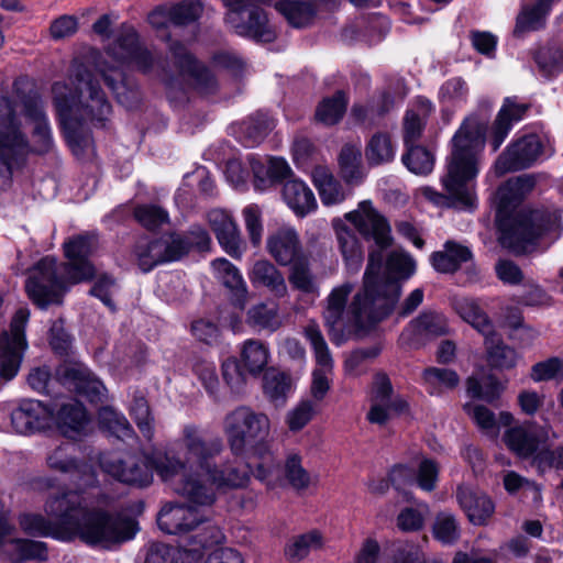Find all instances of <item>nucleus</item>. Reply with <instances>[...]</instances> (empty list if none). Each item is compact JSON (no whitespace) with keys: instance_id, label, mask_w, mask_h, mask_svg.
I'll return each mask as SVG.
<instances>
[{"instance_id":"21","label":"nucleus","mask_w":563,"mask_h":563,"mask_svg":"<svg viewBox=\"0 0 563 563\" xmlns=\"http://www.w3.org/2000/svg\"><path fill=\"white\" fill-rule=\"evenodd\" d=\"M208 223L216 234L221 247L233 258H241L243 253V240L240 229L227 211L213 209L207 214Z\"/></svg>"},{"instance_id":"8","label":"nucleus","mask_w":563,"mask_h":563,"mask_svg":"<svg viewBox=\"0 0 563 563\" xmlns=\"http://www.w3.org/2000/svg\"><path fill=\"white\" fill-rule=\"evenodd\" d=\"M148 465L152 473L155 471L164 482H172L174 492L191 504L211 506L214 503L213 488L189 470L186 460L158 452L148 456Z\"/></svg>"},{"instance_id":"6","label":"nucleus","mask_w":563,"mask_h":563,"mask_svg":"<svg viewBox=\"0 0 563 563\" xmlns=\"http://www.w3.org/2000/svg\"><path fill=\"white\" fill-rule=\"evenodd\" d=\"M158 528L178 538V543L203 554V550L224 539L219 527L210 523L199 511L186 504H167L157 515Z\"/></svg>"},{"instance_id":"23","label":"nucleus","mask_w":563,"mask_h":563,"mask_svg":"<svg viewBox=\"0 0 563 563\" xmlns=\"http://www.w3.org/2000/svg\"><path fill=\"white\" fill-rule=\"evenodd\" d=\"M266 250L274 261L284 267L308 255L298 233L290 228H282L271 234L266 241Z\"/></svg>"},{"instance_id":"4","label":"nucleus","mask_w":563,"mask_h":563,"mask_svg":"<svg viewBox=\"0 0 563 563\" xmlns=\"http://www.w3.org/2000/svg\"><path fill=\"white\" fill-rule=\"evenodd\" d=\"M74 77L78 102L70 107L66 96H56L54 103L68 145L76 156H81L93 147L91 132L86 124L107 129L112 107L99 81L84 64L75 67Z\"/></svg>"},{"instance_id":"61","label":"nucleus","mask_w":563,"mask_h":563,"mask_svg":"<svg viewBox=\"0 0 563 563\" xmlns=\"http://www.w3.org/2000/svg\"><path fill=\"white\" fill-rule=\"evenodd\" d=\"M531 465L534 466L540 475H543L550 468H563V445L551 449L548 443L542 445L531 459Z\"/></svg>"},{"instance_id":"53","label":"nucleus","mask_w":563,"mask_h":563,"mask_svg":"<svg viewBox=\"0 0 563 563\" xmlns=\"http://www.w3.org/2000/svg\"><path fill=\"white\" fill-rule=\"evenodd\" d=\"M246 322L261 330L276 331L282 325L277 305L268 306L265 302L254 305L246 313Z\"/></svg>"},{"instance_id":"63","label":"nucleus","mask_w":563,"mask_h":563,"mask_svg":"<svg viewBox=\"0 0 563 563\" xmlns=\"http://www.w3.org/2000/svg\"><path fill=\"white\" fill-rule=\"evenodd\" d=\"M141 46L137 33L133 29H129L118 36L108 53L118 60L126 62Z\"/></svg>"},{"instance_id":"50","label":"nucleus","mask_w":563,"mask_h":563,"mask_svg":"<svg viewBox=\"0 0 563 563\" xmlns=\"http://www.w3.org/2000/svg\"><path fill=\"white\" fill-rule=\"evenodd\" d=\"M130 415L134 419L143 437L151 441L154 437V417L143 391L135 390L133 393Z\"/></svg>"},{"instance_id":"18","label":"nucleus","mask_w":563,"mask_h":563,"mask_svg":"<svg viewBox=\"0 0 563 563\" xmlns=\"http://www.w3.org/2000/svg\"><path fill=\"white\" fill-rule=\"evenodd\" d=\"M170 241L169 232H165L159 238L150 241H137L133 246L132 253L139 268L143 273H148L158 265L177 262L178 257Z\"/></svg>"},{"instance_id":"46","label":"nucleus","mask_w":563,"mask_h":563,"mask_svg":"<svg viewBox=\"0 0 563 563\" xmlns=\"http://www.w3.org/2000/svg\"><path fill=\"white\" fill-rule=\"evenodd\" d=\"M323 547V537L318 530L296 536L285 547V556L291 562H299L308 556L311 551Z\"/></svg>"},{"instance_id":"15","label":"nucleus","mask_w":563,"mask_h":563,"mask_svg":"<svg viewBox=\"0 0 563 563\" xmlns=\"http://www.w3.org/2000/svg\"><path fill=\"white\" fill-rule=\"evenodd\" d=\"M551 426L527 422L510 427L504 433L506 446L520 459H532L534 453L551 439H556Z\"/></svg>"},{"instance_id":"35","label":"nucleus","mask_w":563,"mask_h":563,"mask_svg":"<svg viewBox=\"0 0 563 563\" xmlns=\"http://www.w3.org/2000/svg\"><path fill=\"white\" fill-rule=\"evenodd\" d=\"M178 261L187 256L191 250L207 252L210 250L211 238L199 224L191 225L185 232L169 231Z\"/></svg>"},{"instance_id":"41","label":"nucleus","mask_w":563,"mask_h":563,"mask_svg":"<svg viewBox=\"0 0 563 563\" xmlns=\"http://www.w3.org/2000/svg\"><path fill=\"white\" fill-rule=\"evenodd\" d=\"M98 71L102 76L106 85L115 95L119 103L128 109L139 104L140 97L137 91L131 90L125 85V77L121 69L98 65Z\"/></svg>"},{"instance_id":"13","label":"nucleus","mask_w":563,"mask_h":563,"mask_svg":"<svg viewBox=\"0 0 563 563\" xmlns=\"http://www.w3.org/2000/svg\"><path fill=\"white\" fill-rule=\"evenodd\" d=\"M30 318L27 308H20L14 313L9 331L0 333V378L13 379L21 367L24 351L27 347L25 327Z\"/></svg>"},{"instance_id":"43","label":"nucleus","mask_w":563,"mask_h":563,"mask_svg":"<svg viewBox=\"0 0 563 563\" xmlns=\"http://www.w3.org/2000/svg\"><path fill=\"white\" fill-rule=\"evenodd\" d=\"M291 389V378L288 374L275 368H268L263 377L265 396L275 407L285 405Z\"/></svg>"},{"instance_id":"52","label":"nucleus","mask_w":563,"mask_h":563,"mask_svg":"<svg viewBox=\"0 0 563 563\" xmlns=\"http://www.w3.org/2000/svg\"><path fill=\"white\" fill-rule=\"evenodd\" d=\"M405 146L407 151L401 157L402 164L416 175L430 174L434 166L433 154L418 144Z\"/></svg>"},{"instance_id":"33","label":"nucleus","mask_w":563,"mask_h":563,"mask_svg":"<svg viewBox=\"0 0 563 563\" xmlns=\"http://www.w3.org/2000/svg\"><path fill=\"white\" fill-rule=\"evenodd\" d=\"M472 251L455 241H446L443 251L434 252L431 255L433 268L443 274L456 272L463 263L472 261Z\"/></svg>"},{"instance_id":"30","label":"nucleus","mask_w":563,"mask_h":563,"mask_svg":"<svg viewBox=\"0 0 563 563\" xmlns=\"http://www.w3.org/2000/svg\"><path fill=\"white\" fill-rule=\"evenodd\" d=\"M332 225L347 271L356 273L364 258L363 249L356 234L341 219H334Z\"/></svg>"},{"instance_id":"2","label":"nucleus","mask_w":563,"mask_h":563,"mask_svg":"<svg viewBox=\"0 0 563 563\" xmlns=\"http://www.w3.org/2000/svg\"><path fill=\"white\" fill-rule=\"evenodd\" d=\"M114 501L104 493L64 490L47 498L45 512L57 518L67 534L91 547L111 549L131 540L137 531L133 518L111 511Z\"/></svg>"},{"instance_id":"38","label":"nucleus","mask_w":563,"mask_h":563,"mask_svg":"<svg viewBox=\"0 0 563 563\" xmlns=\"http://www.w3.org/2000/svg\"><path fill=\"white\" fill-rule=\"evenodd\" d=\"M283 197L298 216H306L317 207L312 190L300 179L290 178L284 183Z\"/></svg>"},{"instance_id":"49","label":"nucleus","mask_w":563,"mask_h":563,"mask_svg":"<svg viewBox=\"0 0 563 563\" xmlns=\"http://www.w3.org/2000/svg\"><path fill=\"white\" fill-rule=\"evenodd\" d=\"M339 165L342 178L349 184H357L364 173L362 168L361 150L354 145H344L339 154Z\"/></svg>"},{"instance_id":"20","label":"nucleus","mask_w":563,"mask_h":563,"mask_svg":"<svg viewBox=\"0 0 563 563\" xmlns=\"http://www.w3.org/2000/svg\"><path fill=\"white\" fill-rule=\"evenodd\" d=\"M169 52L180 75L192 79L196 87L202 92L210 93L214 91L217 87L216 77L205 65L197 60L181 42H172Z\"/></svg>"},{"instance_id":"3","label":"nucleus","mask_w":563,"mask_h":563,"mask_svg":"<svg viewBox=\"0 0 563 563\" xmlns=\"http://www.w3.org/2000/svg\"><path fill=\"white\" fill-rule=\"evenodd\" d=\"M536 185V175L523 174L508 179L496 194V221L501 232L499 240L504 247L515 254L527 253L539 240L552 243L563 231L559 210L522 208L515 212Z\"/></svg>"},{"instance_id":"37","label":"nucleus","mask_w":563,"mask_h":563,"mask_svg":"<svg viewBox=\"0 0 563 563\" xmlns=\"http://www.w3.org/2000/svg\"><path fill=\"white\" fill-rule=\"evenodd\" d=\"M212 267L217 277L230 289L233 295V303L239 308H244L246 302L247 288L245 282L238 269L227 258H217L212 262Z\"/></svg>"},{"instance_id":"7","label":"nucleus","mask_w":563,"mask_h":563,"mask_svg":"<svg viewBox=\"0 0 563 563\" xmlns=\"http://www.w3.org/2000/svg\"><path fill=\"white\" fill-rule=\"evenodd\" d=\"M32 147L21 129L16 102L9 96H0V189L11 187L13 176L20 172Z\"/></svg>"},{"instance_id":"12","label":"nucleus","mask_w":563,"mask_h":563,"mask_svg":"<svg viewBox=\"0 0 563 563\" xmlns=\"http://www.w3.org/2000/svg\"><path fill=\"white\" fill-rule=\"evenodd\" d=\"M185 452V460L189 470L205 474L207 477L217 466L216 459L223 451V442L220 438L206 439L202 430L194 424H186L181 438L177 441Z\"/></svg>"},{"instance_id":"39","label":"nucleus","mask_w":563,"mask_h":563,"mask_svg":"<svg viewBox=\"0 0 563 563\" xmlns=\"http://www.w3.org/2000/svg\"><path fill=\"white\" fill-rule=\"evenodd\" d=\"M553 3L552 0H536L532 4L523 5L517 16L514 34L520 36L543 27Z\"/></svg>"},{"instance_id":"26","label":"nucleus","mask_w":563,"mask_h":563,"mask_svg":"<svg viewBox=\"0 0 563 563\" xmlns=\"http://www.w3.org/2000/svg\"><path fill=\"white\" fill-rule=\"evenodd\" d=\"M249 278L255 288H263L275 299L289 296L284 273L269 260L262 258L254 262Z\"/></svg>"},{"instance_id":"22","label":"nucleus","mask_w":563,"mask_h":563,"mask_svg":"<svg viewBox=\"0 0 563 563\" xmlns=\"http://www.w3.org/2000/svg\"><path fill=\"white\" fill-rule=\"evenodd\" d=\"M53 411L40 400L23 399L11 412V423L16 432L33 433L49 426Z\"/></svg>"},{"instance_id":"9","label":"nucleus","mask_w":563,"mask_h":563,"mask_svg":"<svg viewBox=\"0 0 563 563\" xmlns=\"http://www.w3.org/2000/svg\"><path fill=\"white\" fill-rule=\"evenodd\" d=\"M271 430V420L264 412L250 406H238L229 411L222 422V431L233 455L244 454L247 448L262 442Z\"/></svg>"},{"instance_id":"31","label":"nucleus","mask_w":563,"mask_h":563,"mask_svg":"<svg viewBox=\"0 0 563 563\" xmlns=\"http://www.w3.org/2000/svg\"><path fill=\"white\" fill-rule=\"evenodd\" d=\"M394 394L391 382L387 374L379 372L375 374L372 387V406L367 412V420L371 423L384 426L390 419V415L385 408L387 401Z\"/></svg>"},{"instance_id":"10","label":"nucleus","mask_w":563,"mask_h":563,"mask_svg":"<svg viewBox=\"0 0 563 563\" xmlns=\"http://www.w3.org/2000/svg\"><path fill=\"white\" fill-rule=\"evenodd\" d=\"M228 9L225 24L238 35L251 37L257 42L271 43L276 38L268 23L266 12L261 8L272 0H221Z\"/></svg>"},{"instance_id":"19","label":"nucleus","mask_w":563,"mask_h":563,"mask_svg":"<svg viewBox=\"0 0 563 563\" xmlns=\"http://www.w3.org/2000/svg\"><path fill=\"white\" fill-rule=\"evenodd\" d=\"M305 335L310 342L316 356V362L320 366V368L313 371L311 394L317 400H321L330 388L327 373L332 371L333 360L328 344L316 323H311L306 327Z\"/></svg>"},{"instance_id":"29","label":"nucleus","mask_w":563,"mask_h":563,"mask_svg":"<svg viewBox=\"0 0 563 563\" xmlns=\"http://www.w3.org/2000/svg\"><path fill=\"white\" fill-rule=\"evenodd\" d=\"M456 499L473 525L483 526L494 514V504L488 496L466 486H459Z\"/></svg>"},{"instance_id":"5","label":"nucleus","mask_w":563,"mask_h":563,"mask_svg":"<svg viewBox=\"0 0 563 563\" xmlns=\"http://www.w3.org/2000/svg\"><path fill=\"white\" fill-rule=\"evenodd\" d=\"M485 141L486 125L475 118H466L451 141L446 173L441 179L445 195L435 194L429 188L426 195H435L455 208H473L476 201L473 181L479 170Z\"/></svg>"},{"instance_id":"58","label":"nucleus","mask_w":563,"mask_h":563,"mask_svg":"<svg viewBox=\"0 0 563 563\" xmlns=\"http://www.w3.org/2000/svg\"><path fill=\"white\" fill-rule=\"evenodd\" d=\"M466 390L470 397L492 404L498 399L501 386L498 379L493 375L483 376L482 378L472 376L466 380Z\"/></svg>"},{"instance_id":"55","label":"nucleus","mask_w":563,"mask_h":563,"mask_svg":"<svg viewBox=\"0 0 563 563\" xmlns=\"http://www.w3.org/2000/svg\"><path fill=\"white\" fill-rule=\"evenodd\" d=\"M457 311L460 316L476 329L484 336L493 334L494 324L487 313L474 300H463L459 303Z\"/></svg>"},{"instance_id":"27","label":"nucleus","mask_w":563,"mask_h":563,"mask_svg":"<svg viewBox=\"0 0 563 563\" xmlns=\"http://www.w3.org/2000/svg\"><path fill=\"white\" fill-rule=\"evenodd\" d=\"M52 420L64 437L73 440L82 437L89 423L86 408L74 399L62 404L56 412H53Z\"/></svg>"},{"instance_id":"16","label":"nucleus","mask_w":563,"mask_h":563,"mask_svg":"<svg viewBox=\"0 0 563 563\" xmlns=\"http://www.w3.org/2000/svg\"><path fill=\"white\" fill-rule=\"evenodd\" d=\"M543 145L536 134L523 135L509 144L495 162V172L501 176L529 168L540 157Z\"/></svg>"},{"instance_id":"57","label":"nucleus","mask_w":563,"mask_h":563,"mask_svg":"<svg viewBox=\"0 0 563 563\" xmlns=\"http://www.w3.org/2000/svg\"><path fill=\"white\" fill-rule=\"evenodd\" d=\"M99 423L111 435L122 441L134 437V430L128 419L111 408H103L100 411Z\"/></svg>"},{"instance_id":"60","label":"nucleus","mask_w":563,"mask_h":563,"mask_svg":"<svg viewBox=\"0 0 563 563\" xmlns=\"http://www.w3.org/2000/svg\"><path fill=\"white\" fill-rule=\"evenodd\" d=\"M135 220L146 230L155 231L168 223V212L156 205H140L134 208Z\"/></svg>"},{"instance_id":"42","label":"nucleus","mask_w":563,"mask_h":563,"mask_svg":"<svg viewBox=\"0 0 563 563\" xmlns=\"http://www.w3.org/2000/svg\"><path fill=\"white\" fill-rule=\"evenodd\" d=\"M312 178L323 205H336L345 199V194L340 183L328 168L323 166L314 167Z\"/></svg>"},{"instance_id":"64","label":"nucleus","mask_w":563,"mask_h":563,"mask_svg":"<svg viewBox=\"0 0 563 563\" xmlns=\"http://www.w3.org/2000/svg\"><path fill=\"white\" fill-rule=\"evenodd\" d=\"M412 325L420 334L440 336L448 333L446 321L443 316L424 311L420 313L413 321Z\"/></svg>"},{"instance_id":"62","label":"nucleus","mask_w":563,"mask_h":563,"mask_svg":"<svg viewBox=\"0 0 563 563\" xmlns=\"http://www.w3.org/2000/svg\"><path fill=\"white\" fill-rule=\"evenodd\" d=\"M433 537L443 544H453L460 539V527L452 514L440 512L433 523Z\"/></svg>"},{"instance_id":"40","label":"nucleus","mask_w":563,"mask_h":563,"mask_svg":"<svg viewBox=\"0 0 563 563\" xmlns=\"http://www.w3.org/2000/svg\"><path fill=\"white\" fill-rule=\"evenodd\" d=\"M288 266L287 280L294 290L307 296L319 294V284L308 255Z\"/></svg>"},{"instance_id":"11","label":"nucleus","mask_w":563,"mask_h":563,"mask_svg":"<svg viewBox=\"0 0 563 563\" xmlns=\"http://www.w3.org/2000/svg\"><path fill=\"white\" fill-rule=\"evenodd\" d=\"M58 265L55 258H42L31 271L25 283V289L30 299L40 308L45 309L49 305H59L62 297L70 284L65 277V272L58 275Z\"/></svg>"},{"instance_id":"36","label":"nucleus","mask_w":563,"mask_h":563,"mask_svg":"<svg viewBox=\"0 0 563 563\" xmlns=\"http://www.w3.org/2000/svg\"><path fill=\"white\" fill-rule=\"evenodd\" d=\"M202 554L178 543L177 547L162 542L151 544L144 563H199Z\"/></svg>"},{"instance_id":"34","label":"nucleus","mask_w":563,"mask_h":563,"mask_svg":"<svg viewBox=\"0 0 563 563\" xmlns=\"http://www.w3.org/2000/svg\"><path fill=\"white\" fill-rule=\"evenodd\" d=\"M432 104L427 99H419L416 106L408 109L402 119V140L405 145L417 144L422 137Z\"/></svg>"},{"instance_id":"25","label":"nucleus","mask_w":563,"mask_h":563,"mask_svg":"<svg viewBox=\"0 0 563 563\" xmlns=\"http://www.w3.org/2000/svg\"><path fill=\"white\" fill-rule=\"evenodd\" d=\"M58 374L74 387L78 395L90 402L102 401L106 394L104 385L82 364H65L59 368Z\"/></svg>"},{"instance_id":"14","label":"nucleus","mask_w":563,"mask_h":563,"mask_svg":"<svg viewBox=\"0 0 563 563\" xmlns=\"http://www.w3.org/2000/svg\"><path fill=\"white\" fill-rule=\"evenodd\" d=\"M96 246L97 239L89 233L77 234L64 242L66 262L60 264V268L70 284L87 282L96 276L95 265L90 261Z\"/></svg>"},{"instance_id":"24","label":"nucleus","mask_w":563,"mask_h":563,"mask_svg":"<svg viewBox=\"0 0 563 563\" xmlns=\"http://www.w3.org/2000/svg\"><path fill=\"white\" fill-rule=\"evenodd\" d=\"M354 289V285L345 282L340 286L334 287L325 300V306L322 312L324 324L328 328L330 339L336 345L343 342V330L338 325L343 320L347 299Z\"/></svg>"},{"instance_id":"54","label":"nucleus","mask_w":563,"mask_h":563,"mask_svg":"<svg viewBox=\"0 0 563 563\" xmlns=\"http://www.w3.org/2000/svg\"><path fill=\"white\" fill-rule=\"evenodd\" d=\"M347 100L343 91H336L332 97L323 99L316 110V119L325 124H336L344 115Z\"/></svg>"},{"instance_id":"59","label":"nucleus","mask_w":563,"mask_h":563,"mask_svg":"<svg viewBox=\"0 0 563 563\" xmlns=\"http://www.w3.org/2000/svg\"><path fill=\"white\" fill-rule=\"evenodd\" d=\"M242 361L247 371L256 375L261 373L268 363V349L258 340H247L242 349Z\"/></svg>"},{"instance_id":"44","label":"nucleus","mask_w":563,"mask_h":563,"mask_svg":"<svg viewBox=\"0 0 563 563\" xmlns=\"http://www.w3.org/2000/svg\"><path fill=\"white\" fill-rule=\"evenodd\" d=\"M485 346L487 362L490 366L508 369L516 365L517 352L507 345L495 331L493 334L485 336Z\"/></svg>"},{"instance_id":"32","label":"nucleus","mask_w":563,"mask_h":563,"mask_svg":"<svg viewBox=\"0 0 563 563\" xmlns=\"http://www.w3.org/2000/svg\"><path fill=\"white\" fill-rule=\"evenodd\" d=\"M528 109L529 106L526 103H516L509 98L505 100V103L499 110L493 124L490 145L494 152H496L504 143L512 124L520 121Z\"/></svg>"},{"instance_id":"47","label":"nucleus","mask_w":563,"mask_h":563,"mask_svg":"<svg viewBox=\"0 0 563 563\" xmlns=\"http://www.w3.org/2000/svg\"><path fill=\"white\" fill-rule=\"evenodd\" d=\"M275 9L295 27L309 25L316 15L314 7L306 1L282 0L276 2Z\"/></svg>"},{"instance_id":"17","label":"nucleus","mask_w":563,"mask_h":563,"mask_svg":"<svg viewBox=\"0 0 563 563\" xmlns=\"http://www.w3.org/2000/svg\"><path fill=\"white\" fill-rule=\"evenodd\" d=\"M100 464L107 474L128 485L146 487L153 481L148 456H110L101 460Z\"/></svg>"},{"instance_id":"45","label":"nucleus","mask_w":563,"mask_h":563,"mask_svg":"<svg viewBox=\"0 0 563 563\" xmlns=\"http://www.w3.org/2000/svg\"><path fill=\"white\" fill-rule=\"evenodd\" d=\"M51 518V516H48ZM46 519L40 514H24L20 517V526L22 530L33 537L53 536L63 538L67 531L62 527L57 518Z\"/></svg>"},{"instance_id":"51","label":"nucleus","mask_w":563,"mask_h":563,"mask_svg":"<svg viewBox=\"0 0 563 563\" xmlns=\"http://www.w3.org/2000/svg\"><path fill=\"white\" fill-rule=\"evenodd\" d=\"M203 12V4L198 0H183L167 8V20L176 26L196 23Z\"/></svg>"},{"instance_id":"28","label":"nucleus","mask_w":563,"mask_h":563,"mask_svg":"<svg viewBox=\"0 0 563 563\" xmlns=\"http://www.w3.org/2000/svg\"><path fill=\"white\" fill-rule=\"evenodd\" d=\"M47 466L57 473L69 476L74 482H79L82 476L88 479L82 483L84 486L92 485L95 479L91 467L85 463H80L71 454L68 453V446L59 445L48 453L46 457ZM81 485L80 483H78Z\"/></svg>"},{"instance_id":"56","label":"nucleus","mask_w":563,"mask_h":563,"mask_svg":"<svg viewBox=\"0 0 563 563\" xmlns=\"http://www.w3.org/2000/svg\"><path fill=\"white\" fill-rule=\"evenodd\" d=\"M249 466L220 468L217 465L208 476L211 485L217 486L218 488L243 487L249 482Z\"/></svg>"},{"instance_id":"1","label":"nucleus","mask_w":563,"mask_h":563,"mask_svg":"<svg viewBox=\"0 0 563 563\" xmlns=\"http://www.w3.org/2000/svg\"><path fill=\"white\" fill-rule=\"evenodd\" d=\"M345 219L365 240H373L377 246V250L369 251L363 287L354 295L350 305L355 328L363 330L391 313L400 297V282L413 273L415 262L408 254L394 251L386 260L385 273L380 275L383 251L393 243L387 219L369 200L360 202L356 210L345 213Z\"/></svg>"},{"instance_id":"48","label":"nucleus","mask_w":563,"mask_h":563,"mask_svg":"<svg viewBox=\"0 0 563 563\" xmlns=\"http://www.w3.org/2000/svg\"><path fill=\"white\" fill-rule=\"evenodd\" d=\"M395 147L391 137L386 132L375 133L366 144L365 158L369 166H378L391 162Z\"/></svg>"}]
</instances>
